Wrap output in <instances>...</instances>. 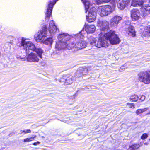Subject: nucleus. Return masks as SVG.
Instances as JSON below:
<instances>
[{"mask_svg":"<svg viewBox=\"0 0 150 150\" xmlns=\"http://www.w3.org/2000/svg\"><path fill=\"white\" fill-rule=\"evenodd\" d=\"M40 142L39 141H37L36 142H34V143L33 144L34 145H37L39 144Z\"/></svg>","mask_w":150,"mask_h":150,"instance_id":"obj_35","label":"nucleus"},{"mask_svg":"<svg viewBox=\"0 0 150 150\" xmlns=\"http://www.w3.org/2000/svg\"><path fill=\"white\" fill-rule=\"evenodd\" d=\"M21 134L22 133H24L25 134H27L28 133H30L31 132V131L29 129L23 130L21 131Z\"/></svg>","mask_w":150,"mask_h":150,"instance_id":"obj_30","label":"nucleus"},{"mask_svg":"<svg viewBox=\"0 0 150 150\" xmlns=\"http://www.w3.org/2000/svg\"><path fill=\"white\" fill-rule=\"evenodd\" d=\"M131 0H119L118 1L117 6L120 10L123 9L125 6L129 4Z\"/></svg>","mask_w":150,"mask_h":150,"instance_id":"obj_12","label":"nucleus"},{"mask_svg":"<svg viewBox=\"0 0 150 150\" xmlns=\"http://www.w3.org/2000/svg\"><path fill=\"white\" fill-rule=\"evenodd\" d=\"M142 16L143 17L150 14V6L149 5L143 7L141 9Z\"/></svg>","mask_w":150,"mask_h":150,"instance_id":"obj_13","label":"nucleus"},{"mask_svg":"<svg viewBox=\"0 0 150 150\" xmlns=\"http://www.w3.org/2000/svg\"><path fill=\"white\" fill-rule=\"evenodd\" d=\"M100 24L101 28L99 34V39L97 40L94 38L90 37L88 39L92 47L100 48L108 47L110 44L112 45L118 44L120 41V39L115 31L109 29V23L104 21Z\"/></svg>","mask_w":150,"mask_h":150,"instance_id":"obj_1","label":"nucleus"},{"mask_svg":"<svg viewBox=\"0 0 150 150\" xmlns=\"http://www.w3.org/2000/svg\"><path fill=\"white\" fill-rule=\"evenodd\" d=\"M127 68V66L126 64H125L120 67V69H119V71L120 72H122Z\"/></svg>","mask_w":150,"mask_h":150,"instance_id":"obj_29","label":"nucleus"},{"mask_svg":"<svg viewBox=\"0 0 150 150\" xmlns=\"http://www.w3.org/2000/svg\"><path fill=\"white\" fill-rule=\"evenodd\" d=\"M130 13L131 17L132 20H137L140 18V12L139 10L137 9H134L132 10Z\"/></svg>","mask_w":150,"mask_h":150,"instance_id":"obj_11","label":"nucleus"},{"mask_svg":"<svg viewBox=\"0 0 150 150\" xmlns=\"http://www.w3.org/2000/svg\"><path fill=\"white\" fill-rule=\"evenodd\" d=\"M37 54L33 52L30 53L27 56V61L30 62H38L39 59Z\"/></svg>","mask_w":150,"mask_h":150,"instance_id":"obj_10","label":"nucleus"},{"mask_svg":"<svg viewBox=\"0 0 150 150\" xmlns=\"http://www.w3.org/2000/svg\"><path fill=\"white\" fill-rule=\"evenodd\" d=\"M87 70L86 68H81L79 70L77 71L75 73V76L76 78H78L81 77L84 75L86 74L85 73L87 71Z\"/></svg>","mask_w":150,"mask_h":150,"instance_id":"obj_14","label":"nucleus"},{"mask_svg":"<svg viewBox=\"0 0 150 150\" xmlns=\"http://www.w3.org/2000/svg\"><path fill=\"white\" fill-rule=\"evenodd\" d=\"M36 137V135H33L32 137L25 139L23 140L24 142H29L34 140V139Z\"/></svg>","mask_w":150,"mask_h":150,"instance_id":"obj_25","label":"nucleus"},{"mask_svg":"<svg viewBox=\"0 0 150 150\" xmlns=\"http://www.w3.org/2000/svg\"><path fill=\"white\" fill-rule=\"evenodd\" d=\"M139 81L145 84L150 83V71L141 72L138 75Z\"/></svg>","mask_w":150,"mask_h":150,"instance_id":"obj_7","label":"nucleus"},{"mask_svg":"<svg viewBox=\"0 0 150 150\" xmlns=\"http://www.w3.org/2000/svg\"><path fill=\"white\" fill-rule=\"evenodd\" d=\"M143 4V0H132L131 5L133 6H141Z\"/></svg>","mask_w":150,"mask_h":150,"instance_id":"obj_17","label":"nucleus"},{"mask_svg":"<svg viewBox=\"0 0 150 150\" xmlns=\"http://www.w3.org/2000/svg\"><path fill=\"white\" fill-rule=\"evenodd\" d=\"M139 97L137 95L134 94L131 96L130 97V99L132 101H137Z\"/></svg>","mask_w":150,"mask_h":150,"instance_id":"obj_22","label":"nucleus"},{"mask_svg":"<svg viewBox=\"0 0 150 150\" xmlns=\"http://www.w3.org/2000/svg\"><path fill=\"white\" fill-rule=\"evenodd\" d=\"M66 79V77L65 76H64L61 78L60 79L59 81L60 82H64V84H65V83Z\"/></svg>","mask_w":150,"mask_h":150,"instance_id":"obj_31","label":"nucleus"},{"mask_svg":"<svg viewBox=\"0 0 150 150\" xmlns=\"http://www.w3.org/2000/svg\"><path fill=\"white\" fill-rule=\"evenodd\" d=\"M148 137V135L147 134L144 133L141 136V138L142 139L144 140L147 138Z\"/></svg>","mask_w":150,"mask_h":150,"instance_id":"obj_32","label":"nucleus"},{"mask_svg":"<svg viewBox=\"0 0 150 150\" xmlns=\"http://www.w3.org/2000/svg\"><path fill=\"white\" fill-rule=\"evenodd\" d=\"M53 1H50L48 4L47 7V11L46 13L45 18H49L51 15L52 11L53 6L58 0H52Z\"/></svg>","mask_w":150,"mask_h":150,"instance_id":"obj_9","label":"nucleus"},{"mask_svg":"<svg viewBox=\"0 0 150 150\" xmlns=\"http://www.w3.org/2000/svg\"><path fill=\"white\" fill-rule=\"evenodd\" d=\"M126 31L129 35L133 37L135 36V31L134 27L131 25L129 26L126 29Z\"/></svg>","mask_w":150,"mask_h":150,"instance_id":"obj_15","label":"nucleus"},{"mask_svg":"<svg viewBox=\"0 0 150 150\" xmlns=\"http://www.w3.org/2000/svg\"><path fill=\"white\" fill-rule=\"evenodd\" d=\"M110 0H96V3L98 4H100L103 2L107 3L109 2Z\"/></svg>","mask_w":150,"mask_h":150,"instance_id":"obj_26","label":"nucleus"},{"mask_svg":"<svg viewBox=\"0 0 150 150\" xmlns=\"http://www.w3.org/2000/svg\"><path fill=\"white\" fill-rule=\"evenodd\" d=\"M21 45L23 47V49L27 53L32 51H35L40 58H42V54L43 52V50L40 48L35 47V44L30 41H26L23 38H22L21 41Z\"/></svg>","mask_w":150,"mask_h":150,"instance_id":"obj_3","label":"nucleus"},{"mask_svg":"<svg viewBox=\"0 0 150 150\" xmlns=\"http://www.w3.org/2000/svg\"><path fill=\"white\" fill-rule=\"evenodd\" d=\"M148 144V143L147 142H146L144 143V144L145 145H147Z\"/></svg>","mask_w":150,"mask_h":150,"instance_id":"obj_36","label":"nucleus"},{"mask_svg":"<svg viewBox=\"0 0 150 150\" xmlns=\"http://www.w3.org/2000/svg\"><path fill=\"white\" fill-rule=\"evenodd\" d=\"M71 38V36L67 33H63L60 34L58 36V40L56 43L55 48L58 50H60L65 48L68 49V45L70 44L69 41Z\"/></svg>","mask_w":150,"mask_h":150,"instance_id":"obj_4","label":"nucleus"},{"mask_svg":"<svg viewBox=\"0 0 150 150\" xmlns=\"http://www.w3.org/2000/svg\"><path fill=\"white\" fill-rule=\"evenodd\" d=\"M115 19V18H112V19L111 20L110 25L113 28L116 27L118 24L117 22H116L114 20Z\"/></svg>","mask_w":150,"mask_h":150,"instance_id":"obj_24","label":"nucleus"},{"mask_svg":"<svg viewBox=\"0 0 150 150\" xmlns=\"http://www.w3.org/2000/svg\"><path fill=\"white\" fill-rule=\"evenodd\" d=\"M148 114H150V111L148 113Z\"/></svg>","mask_w":150,"mask_h":150,"instance_id":"obj_37","label":"nucleus"},{"mask_svg":"<svg viewBox=\"0 0 150 150\" xmlns=\"http://www.w3.org/2000/svg\"><path fill=\"white\" fill-rule=\"evenodd\" d=\"M42 138H44L45 137L44 136H42Z\"/></svg>","mask_w":150,"mask_h":150,"instance_id":"obj_38","label":"nucleus"},{"mask_svg":"<svg viewBox=\"0 0 150 150\" xmlns=\"http://www.w3.org/2000/svg\"><path fill=\"white\" fill-rule=\"evenodd\" d=\"M84 5L85 6L86 12L88 11V9L90 7V4L88 1H86L84 3Z\"/></svg>","mask_w":150,"mask_h":150,"instance_id":"obj_28","label":"nucleus"},{"mask_svg":"<svg viewBox=\"0 0 150 150\" xmlns=\"http://www.w3.org/2000/svg\"><path fill=\"white\" fill-rule=\"evenodd\" d=\"M74 79V77L71 76L66 78L65 85L69 84L72 83L73 82Z\"/></svg>","mask_w":150,"mask_h":150,"instance_id":"obj_20","label":"nucleus"},{"mask_svg":"<svg viewBox=\"0 0 150 150\" xmlns=\"http://www.w3.org/2000/svg\"><path fill=\"white\" fill-rule=\"evenodd\" d=\"M48 30L49 33H48V31H47L46 26L44 25L42 27V30L40 31V33L38 32L39 34L35 38L36 41L38 42H43L47 36L49 35V34L50 35H52L57 32V28L53 20L50 21Z\"/></svg>","mask_w":150,"mask_h":150,"instance_id":"obj_2","label":"nucleus"},{"mask_svg":"<svg viewBox=\"0 0 150 150\" xmlns=\"http://www.w3.org/2000/svg\"><path fill=\"white\" fill-rule=\"evenodd\" d=\"M96 27L94 25H87L85 26V30L88 33H93L96 30Z\"/></svg>","mask_w":150,"mask_h":150,"instance_id":"obj_16","label":"nucleus"},{"mask_svg":"<svg viewBox=\"0 0 150 150\" xmlns=\"http://www.w3.org/2000/svg\"><path fill=\"white\" fill-rule=\"evenodd\" d=\"M95 8H92L89 11L88 15H86V19L89 22L94 21L96 18V12Z\"/></svg>","mask_w":150,"mask_h":150,"instance_id":"obj_8","label":"nucleus"},{"mask_svg":"<svg viewBox=\"0 0 150 150\" xmlns=\"http://www.w3.org/2000/svg\"><path fill=\"white\" fill-rule=\"evenodd\" d=\"M113 11V9L110 5H104L99 7L98 12L101 17L106 16L110 14Z\"/></svg>","mask_w":150,"mask_h":150,"instance_id":"obj_6","label":"nucleus"},{"mask_svg":"<svg viewBox=\"0 0 150 150\" xmlns=\"http://www.w3.org/2000/svg\"><path fill=\"white\" fill-rule=\"evenodd\" d=\"M142 35L145 37L150 36V26L145 27L144 30L142 32Z\"/></svg>","mask_w":150,"mask_h":150,"instance_id":"obj_18","label":"nucleus"},{"mask_svg":"<svg viewBox=\"0 0 150 150\" xmlns=\"http://www.w3.org/2000/svg\"><path fill=\"white\" fill-rule=\"evenodd\" d=\"M145 99V96L144 95H142L140 96V97L139 100H141L142 101H143Z\"/></svg>","mask_w":150,"mask_h":150,"instance_id":"obj_34","label":"nucleus"},{"mask_svg":"<svg viewBox=\"0 0 150 150\" xmlns=\"http://www.w3.org/2000/svg\"><path fill=\"white\" fill-rule=\"evenodd\" d=\"M127 105H130V108H134V105L133 103H127Z\"/></svg>","mask_w":150,"mask_h":150,"instance_id":"obj_33","label":"nucleus"},{"mask_svg":"<svg viewBox=\"0 0 150 150\" xmlns=\"http://www.w3.org/2000/svg\"><path fill=\"white\" fill-rule=\"evenodd\" d=\"M112 19L115 18V21L116 22H117V23H118L122 19V18L120 16H115L114 17H113Z\"/></svg>","mask_w":150,"mask_h":150,"instance_id":"obj_27","label":"nucleus"},{"mask_svg":"<svg viewBox=\"0 0 150 150\" xmlns=\"http://www.w3.org/2000/svg\"><path fill=\"white\" fill-rule=\"evenodd\" d=\"M53 42V40L52 38L50 37H47L42 43L46 45L50 46L52 45Z\"/></svg>","mask_w":150,"mask_h":150,"instance_id":"obj_19","label":"nucleus"},{"mask_svg":"<svg viewBox=\"0 0 150 150\" xmlns=\"http://www.w3.org/2000/svg\"><path fill=\"white\" fill-rule=\"evenodd\" d=\"M84 31L82 30L79 33L76 35V37L79 39L77 40L75 44L73 43L71 40L70 41L68 45V48L70 49L74 48L76 50H79L85 48L87 45L86 42L84 40L83 38L84 36Z\"/></svg>","mask_w":150,"mask_h":150,"instance_id":"obj_5","label":"nucleus"},{"mask_svg":"<svg viewBox=\"0 0 150 150\" xmlns=\"http://www.w3.org/2000/svg\"><path fill=\"white\" fill-rule=\"evenodd\" d=\"M139 147V145L138 144H135L131 146L128 149V150H137Z\"/></svg>","mask_w":150,"mask_h":150,"instance_id":"obj_23","label":"nucleus"},{"mask_svg":"<svg viewBox=\"0 0 150 150\" xmlns=\"http://www.w3.org/2000/svg\"><path fill=\"white\" fill-rule=\"evenodd\" d=\"M148 108H146L142 109H138L136 111V113L137 115H139L140 114L142 113L143 112L147 111L148 110Z\"/></svg>","mask_w":150,"mask_h":150,"instance_id":"obj_21","label":"nucleus"}]
</instances>
